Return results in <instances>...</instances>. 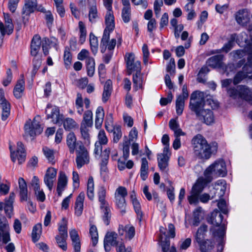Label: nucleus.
<instances>
[{
    "label": "nucleus",
    "instance_id": "6e6d98bb",
    "mask_svg": "<svg viewBox=\"0 0 252 252\" xmlns=\"http://www.w3.org/2000/svg\"><path fill=\"white\" fill-rule=\"evenodd\" d=\"M159 243L163 252H168L170 245L168 238L163 239V236H162L159 238Z\"/></svg>",
    "mask_w": 252,
    "mask_h": 252
},
{
    "label": "nucleus",
    "instance_id": "412c9836",
    "mask_svg": "<svg viewBox=\"0 0 252 252\" xmlns=\"http://www.w3.org/2000/svg\"><path fill=\"white\" fill-rule=\"evenodd\" d=\"M57 169L54 167H49L47 169L44 176V183L48 189L51 190L56 180Z\"/></svg>",
    "mask_w": 252,
    "mask_h": 252
},
{
    "label": "nucleus",
    "instance_id": "13d9d810",
    "mask_svg": "<svg viewBox=\"0 0 252 252\" xmlns=\"http://www.w3.org/2000/svg\"><path fill=\"white\" fill-rule=\"evenodd\" d=\"M90 235L91 237L93 246H95L98 242V233L96 227L92 225L90 228Z\"/></svg>",
    "mask_w": 252,
    "mask_h": 252
},
{
    "label": "nucleus",
    "instance_id": "aec40b11",
    "mask_svg": "<svg viewBox=\"0 0 252 252\" xmlns=\"http://www.w3.org/2000/svg\"><path fill=\"white\" fill-rule=\"evenodd\" d=\"M226 189V183L224 180H218L214 185L212 189L210 190L212 198L218 196L222 197L225 194Z\"/></svg>",
    "mask_w": 252,
    "mask_h": 252
},
{
    "label": "nucleus",
    "instance_id": "7c9ffc66",
    "mask_svg": "<svg viewBox=\"0 0 252 252\" xmlns=\"http://www.w3.org/2000/svg\"><path fill=\"white\" fill-rule=\"evenodd\" d=\"M223 56L221 55L213 56L208 59L207 64L213 68H221L223 66L222 60Z\"/></svg>",
    "mask_w": 252,
    "mask_h": 252
},
{
    "label": "nucleus",
    "instance_id": "9b49d317",
    "mask_svg": "<svg viewBox=\"0 0 252 252\" xmlns=\"http://www.w3.org/2000/svg\"><path fill=\"white\" fill-rule=\"evenodd\" d=\"M39 117L34 118L32 121L29 120L25 125V132L26 135L34 137L40 134L43 131L39 122Z\"/></svg>",
    "mask_w": 252,
    "mask_h": 252
},
{
    "label": "nucleus",
    "instance_id": "864d4df0",
    "mask_svg": "<svg viewBox=\"0 0 252 252\" xmlns=\"http://www.w3.org/2000/svg\"><path fill=\"white\" fill-rule=\"evenodd\" d=\"M143 62V63L147 65L149 63H152V62L150 60V52L147 44H143L142 48Z\"/></svg>",
    "mask_w": 252,
    "mask_h": 252
},
{
    "label": "nucleus",
    "instance_id": "c756f323",
    "mask_svg": "<svg viewBox=\"0 0 252 252\" xmlns=\"http://www.w3.org/2000/svg\"><path fill=\"white\" fill-rule=\"evenodd\" d=\"M36 0H25V4L23 8V14L29 15L33 13L37 8Z\"/></svg>",
    "mask_w": 252,
    "mask_h": 252
},
{
    "label": "nucleus",
    "instance_id": "774afa93",
    "mask_svg": "<svg viewBox=\"0 0 252 252\" xmlns=\"http://www.w3.org/2000/svg\"><path fill=\"white\" fill-rule=\"evenodd\" d=\"M113 129V140L115 142H117L122 136L121 127L119 126H116Z\"/></svg>",
    "mask_w": 252,
    "mask_h": 252
},
{
    "label": "nucleus",
    "instance_id": "a18cd8bd",
    "mask_svg": "<svg viewBox=\"0 0 252 252\" xmlns=\"http://www.w3.org/2000/svg\"><path fill=\"white\" fill-rule=\"evenodd\" d=\"M42 151L48 162L52 164H55L56 160L54 151L47 147H44L42 148Z\"/></svg>",
    "mask_w": 252,
    "mask_h": 252
},
{
    "label": "nucleus",
    "instance_id": "603ef678",
    "mask_svg": "<svg viewBox=\"0 0 252 252\" xmlns=\"http://www.w3.org/2000/svg\"><path fill=\"white\" fill-rule=\"evenodd\" d=\"M185 100L184 97L178 96L176 102V110L178 115H181L183 112L185 106Z\"/></svg>",
    "mask_w": 252,
    "mask_h": 252
},
{
    "label": "nucleus",
    "instance_id": "338daca9",
    "mask_svg": "<svg viewBox=\"0 0 252 252\" xmlns=\"http://www.w3.org/2000/svg\"><path fill=\"white\" fill-rule=\"evenodd\" d=\"M98 142L99 145H106L108 142V139L106 137L105 131L100 130L98 134Z\"/></svg>",
    "mask_w": 252,
    "mask_h": 252
},
{
    "label": "nucleus",
    "instance_id": "e2e57ef3",
    "mask_svg": "<svg viewBox=\"0 0 252 252\" xmlns=\"http://www.w3.org/2000/svg\"><path fill=\"white\" fill-rule=\"evenodd\" d=\"M236 34L231 35L230 40L222 48V50L226 53L229 51L233 47L234 44V41L236 38Z\"/></svg>",
    "mask_w": 252,
    "mask_h": 252
},
{
    "label": "nucleus",
    "instance_id": "473e14b6",
    "mask_svg": "<svg viewBox=\"0 0 252 252\" xmlns=\"http://www.w3.org/2000/svg\"><path fill=\"white\" fill-rule=\"evenodd\" d=\"M88 17L89 21L92 23H95L98 18V14L95 1L89 2V3Z\"/></svg>",
    "mask_w": 252,
    "mask_h": 252
},
{
    "label": "nucleus",
    "instance_id": "ea45409f",
    "mask_svg": "<svg viewBox=\"0 0 252 252\" xmlns=\"http://www.w3.org/2000/svg\"><path fill=\"white\" fill-rule=\"evenodd\" d=\"M112 90V82L110 80H108L105 82L104 86L102 97L103 102L105 103L107 101L111 94Z\"/></svg>",
    "mask_w": 252,
    "mask_h": 252
},
{
    "label": "nucleus",
    "instance_id": "2eb2a0df",
    "mask_svg": "<svg viewBox=\"0 0 252 252\" xmlns=\"http://www.w3.org/2000/svg\"><path fill=\"white\" fill-rule=\"evenodd\" d=\"M127 194V190L125 187H119L115 192V202L118 208L121 210L123 214L125 212L124 209L126 206L125 198Z\"/></svg>",
    "mask_w": 252,
    "mask_h": 252
},
{
    "label": "nucleus",
    "instance_id": "f704fd0d",
    "mask_svg": "<svg viewBox=\"0 0 252 252\" xmlns=\"http://www.w3.org/2000/svg\"><path fill=\"white\" fill-rule=\"evenodd\" d=\"M169 126L170 128L174 132V135H186V133L183 131L180 127V125L177 120V118L171 119L169 122Z\"/></svg>",
    "mask_w": 252,
    "mask_h": 252
},
{
    "label": "nucleus",
    "instance_id": "5fc2aeb1",
    "mask_svg": "<svg viewBox=\"0 0 252 252\" xmlns=\"http://www.w3.org/2000/svg\"><path fill=\"white\" fill-rule=\"evenodd\" d=\"M234 57L236 59H241L246 55H249V58H252V51L245 48L244 50H237L233 52Z\"/></svg>",
    "mask_w": 252,
    "mask_h": 252
},
{
    "label": "nucleus",
    "instance_id": "20e7f679",
    "mask_svg": "<svg viewBox=\"0 0 252 252\" xmlns=\"http://www.w3.org/2000/svg\"><path fill=\"white\" fill-rule=\"evenodd\" d=\"M49 43V40L48 38H45L41 41V38L38 35H35L33 37L31 44V54L34 57L32 61L34 70H37L41 64V60L37 56L41 45H42L44 54L47 55L49 52L48 45H47Z\"/></svg>",
    "mask_w": 252,
    "mask_h": 252
},
{
    "label": "nucleus",
    "instance_id": "680f3d73",
    "mask_svg": "<svg viewBox=\"0 0 252 252\" xmlns=\"http://www.w3.org/2000/svg\"><path fill=\"white\" fill-rule=\"evenodd\" d=\"M109 38L107 40V42L104 44V46L105 47V49L104 50V51H102V48H103V44H102V40L101 41V43H100V50H101V52L102 53H104L105 52L106 48H107L109 50H113L114 48H115V45H116V39H112L111 40H109Z\"/></svg>",
    "mask_w": 252,
    "mask_h": 252
},
{
    "label": "nucleus",
    "instance_id": "f257e3e1",
    "mask_svg": "<svg viewBox=\"0 0 252 252\" xmlns=\"http://www.w3.org/2000/svg\"><path fill=\"white\" fill-rule=\"evenodd\" d=\"M202 93L193 92L190 96L189 108L195 112L198 119L207 125H211L215 121L213 112L208 108H203Z\"/></svg>",
    "mask_w": 252,
    "mask_h": 252
},
{
    "label": "nucleus",
    "instance_id": "b1692460",
    "mask_svg": "<svg viewBox=\"0 0 252 252\" xmlns=\"http://www.w3.org/2000/svg\"><path fill=\"white\" fill-rule=\"evenodd\" d=\"M118 233L120 237H124L126 240H130L135 235V228L131 225H120Z\"/></svg>",
    "mask_w": 252,
    "mask_h": 252
},
{
    "label": "nucleus",
    "instance_id": "de8ad7c7",
    "mask_svg": "<svg viewBox=\"0 0 252 252\" xmlns=\"http://www.w3.org/2000/svg\"><path fill=\"white\" fill-rule=\"evenodd\" d=\"M87 194L90 200H93L94 196V182L92 176H90L87 182Z\"/></svg>",
    "mask_w": 252,
    "mask_h": 252
},
{
    "label": "nucleus",
    "instance_id": "dca6fc26",
    "mask_svg": "<svg viewBox=\"0 0 252 252\" xmlns=\"http://www.w3.org/2000/svg\"><path fill=\"white\" fill-rule=\"evenodd\" d=\"M3 16L4 23L0 21V32L1 34L0 37L1 41L5 35H10L12 33L14 30V25L9 14L3 13Z\"/></svg>",
    "mask_w": 252,
    "mask_h": 252
},
{
    "label": "nucleus",
    "instance_id": "0e129e2a",
    "mask_svg": "<svg viewBox=\"0 0 252 252\" xmlns=\"http://www.w3.org/2000/svg\"><path fill=\"white\" fill-rule=\"evenodd\" d=\"M72 55L69 49H66L64 52L63 61L66 68H68L72 62Z\"/></svg>",
    "mask_w": 252,
    "mask_h": 252
},
{
    "label": "nucleus",
    "instance_id": "f03ea898",
    "mask_svg": "<svg viewBox=\"0 0 252 252\" xmlns=\"http://www.w3.org/2000/svg\"><path fill=\"white\" fill-rule=\"evenodd\" d=\"M66 144L70 153H73L76 150V161L78 168L89 162V157L87 149L81 142H77L76 137L73 132H70L67 135Z\"/></svg>",
    "mask_w": 252,
    "mask_h": 252
},
{
    "label": "nucleus",
    "instance_id": "f3484780",
    "mask_svg": "<svg viewBox=\"0 0 252 252\" xmlns=\"http://www.w3.org/2000/svg\"><path fill=\"white\" fill-rule=\"evenodd\" d=\"M122 242L123 239H120L116 232H107L104 239V249L106 252H108L111 250V246H116L117 247Z\"/></svg>",
    "mask_w": 252,
    "mask_h": 252
},
{
    "label": "nucleus",
    "instance_id": "1a4fd4ad",
    "mask_svg": "<svg viewBox=\"0 0 252 252\" xmlns=\"http://www.w3.org/2000/svg\"><path fill=\"white\" fill-rule=\"evenodd\" d=\"M206 178H199L192 188L190 195L188 199L190 204L198 203V197L200 193L203 191L205 185L209 183Z\"/></svg>",
    "mask_w": 252,
    "mask_h": 252
},
{
    "label": "nucleus",
    "instance_id": "2f4dec72",
    "mask_svg": "<svg viewBox=\"0 0 252 252\" xmlns=\"http://www.w3.org/2000/svg\"><path fill=\"white\" fill-rule=\"evenodd\" d=\"M235 19L238 24L245 26L250 20L249 14L246 10H241L235 14Z\"/></svg>",
    "mask_w": 252,
    "mask_h": 252
},
{
    "label": "nucleus",
    "instance_id": "58836bf2",
    "mask_svg": "<svg viewBox=\"0 0 252 252\" xmlns=\"http://www.w3.org/2000/svg\"><path fill=\"white\" fill-rule=\"evenodd\" d=\"M204 212L201 207L197 208L195 209L193 214L192 225L194 226H198L201 221L204 219Z\"/></svg>",
    "mask_w": 252,
    "mask_h": 252
},
{
    "label": "nucleus",
    "instance_id": "6ab92c4d",
    "mask_svg": "<svg viewBox=\"0 0 252 252\" xmlns=\"http://www.w3.org/2000/svg\"><path fill=\"white\" fill-rule=\"evenodd\" d=\"M45 112L47 114V118L51 119L54 124H58L62 122L63 116L60 114V110L58 107L48 104L47 105Z\"/></svg>",
    "mask_w": 252,
    "mask_h": 252
},
{
    "label": "nucleus",
    "instance_id": "bf43d9fd",
    "mask_svg": "<svg viewBox=\"0 0 252 252\" xmlns=\"http://www.w3.org/2000/svg\"><path fill=\"white\" fill-rule=\"evenodd\" d=\"M122 18L125 23H128L131 20V8H123L122 10Z\"/></svg>",
    "mask_w": 252,
    "mask_h": 252
},
{
    "label": "nucleus",
    "instance_id": "8fccbe9b",
    "mask_svg": "<svg viewBox=\"0 0 252 252\" xmlns=\"http://www.w3.org/2000/svg\"><path fill=\"white\" fill-rule=\"evenodd\" d=\"M59 234L58 235L64 236L67 237V221L64 218L62 219V221L59 224Z\"/></svg>",
    "mask_w": 252,
    "mask_h": 252
},
{
    "label": "nucleus",
    "instance_id": "cd10ccee",
    "mask_svg": "<svg viewBox=\"0 0 252 252\" xmlns=\"http://www.w3.org/2000/svg\"><path fill=\"white\" fill-rule=\"evenodd\" d=\"M67 184V177L65 173L60 171L58 176L57 191L59 195H61Z\"/></svg>",
    "mask_w": 252,
    "mask_h": 252
},
{
    "label": "nucleus",
    "instance_id": "79ce46f5",
    "mask_svg": "<svg viewBox=\"0 0 252 252\" xmlns=\"http://www.w3.org/2000/svg\"><path fill=\"white\" fill-rule=\"evenodd\" d=\"M130 200L135 212L138 216H141L142 213L141 209V204L139 201L137 199L136 196V193L134 191L132 192L130 194Z\"/></svg>",
    "mask_w": 252,
    "mask_h": 252
},
{
    "label": "nucleus",
    "instance_id": "393cba45",
    "mask_svg": "<svg viewBox=\"0 0 252 252\" xmlns=\"http://www.w3.org/2000/svg\"><path fill=\"white\" fill-rule=\"evenodd\" d=\"M19 194L21 202L26 201L28 199V188L25 180L22 177L18 179Z\"/></svg>",
    "mask_w": 252,
    "mask_h": 252
},
{
    "label": "nucleus",
    "instance_id": "a878e982",
    "mask_svg": "<svg viewBox=\"0 0 252 252\" xmlns=\"http://www.w3.org/2000/svg\"><path fill=\"white\" fill-rule=\"evenodd\" d=\"M69 236L72 241L75 252H80L81 249V242L79 234L75 229L69 231Z\"/></svg>",
    "mask_w": 252,
    "mask_h": 252
},
{
    "label": "nucleus",
    "instance_id": "6e6552de",
    "mask_svg": "<svg viewBox=\"0 0 252 252\" xmlns=\"http://www.w3.org/2000/svg\"><path fill=\"white\" fill-rule=\"evenodd\" d=\"M227 93L233 98H242L252 104V91L246 86L239 85L236 88H229Z\"/></svg>",
    "mask_w": 252,
    "mask_h": 252
},
{
    "label": "nucleus",
    "instance_id": "a211bd4d",
    "mask_svg": "<svg viewBox=\"0 0 252 252\" xmlns=\"http://www.w3.org/2000/svg\"><path fill=\"white\" fill-rule=\"evenodd\" d=\"M247 78L252 79V62L245 64L243 66L242 70L239 71L235 75L233 79V83L234 85H237Z\"/></svg>",
    "mask_w": 252,
    "mask_h": 252
},
{
    "label": "nucleus",
    "instance_id": "bb28decb",
    "mask_svg": "<svg viewBox=\"0 0 252 252\" xmlns=\"http://www.w3.org/2000/svg\"><path fill=\"white\" fill-rule=\"evenodd\" d=\"M194 92L202 93L204 96L202 98V107L207 108V106H210L212 109H216L218 107L219 103L218 101L214 100L211 95H209L203 92L195 91Z\"/></svg>",
    "mask_w": 252,
    "mask_h": 252
},
{
    "label": "nucleus",
    "instance_id": "423d86ee",
    "mask_svg": "<svg viewBox=\"0 0 252 252\" xmlns=\"http://www.w3.org/2000/svg\"><path fill=\"white\" fill-rule=\"evenodd\" d=\"M207 232L208 226L202 224L198 227L194 234L195 240L198 244L201 252H210L214 247L212 241L205 239Z\"/></svg>",
    "mask_w": 252,
    "mask_h": 252
},
{
    "label": "nucleus",
    "instance_id": "9d476101",
    "mask_svg": "<svg viewBox=\"0 0 252 252\" xmlns=\"http://www.w3.org/2000/svg\"><path fill=\"white\" fill-rule=\"evenodd\" d=\"M105 22L106 28L105 29L103 34L102 37V42L103 46L107 42L110 37V33L115 28V20L113 12L112 10L107 11L105 15ZM102 51L105 49V47L103 46Z\"/></svg>",
    "mask_w": 252,
    "mask_h": 252
},
{
    "label": "nucleus",
    "instance_id": "39448f33",
    "mask_svg": "<svg viewBox=\"0 0 252 252\" xmlns=\"http://www.w3.org/2000/svg\"><path fill=\"white\" fill-rule=\"evenodd\" d=\"M227 174L226 164L223 159H218L208 167L204 172V175L208 182L214 178L224 177Z\"/></svg>",
    "mask_w": 252,
    "mask_h": 252
},
{
    "label": "nucleus",
    "instance_id": "69168bd1",
    "mask_svg": "<svg viewBox=\"0 0 252 252\" xmlns=\"http://www.w3.org/2000/svg\"><path fill=\"white\" fill-rule=\"evenodd\" d=\"M76 125V122L72 118H66L63 122V126L67 130L73 128Z\"/></svg>",
    "mask_w": 252,
    "mask_h": 252
},
{
    "label": "nucleus",
    "instance_id": "4c0bfd02",
    "mask_svg": "<svg viewBox=\"0 0 252 252\" xmlns=\"http://www.w3.org/2000/svg\"><path fill=\"white\" fill-rule=\"evenodd\" d=\"M104 117V111L101 106L97 108L95 112V126L97 129L101 127Z\"/></svg>",
    "mask_w": 252,
    "mask_h": 252
},
{
    "label": "nucleus",
    "instance_id": "052dcab7",
    "mask_svg": "<svg viewBox=\"0 0 252 252\" xmlns=\"http://www.w3.org/2000/svg\"><path fill=\"white\" fill-rule=\"evenodd\" d=\"M83 106V100L82 96L80 94H78L75 101V106L77 109V113L80 115H82L84 111Z\"/></svg>",
    "mask_w": 252,
    "mask_h": 252
},
{
    "label": "nucleus",
    "instance_id": "3c124183",
    "mask_svg": "<svg viewBox=\"0 0 252 252\" xmlns=\"http://www.w3.org/2000/svg\"><path fill=\"white\" fill-rule=\"evenodd\" d=\"M42 232V225L41 223H38L34 225L32 231V238L33 242H35L39 239Z\"/></svg>",
    "mask_w": 252,
    "mask_h": 252
},
{
    "label": "nucleus",
    "instance_id": "72a5a7b5",
    "mask_svg": "<svg viewBox=\"0 0 252 252\" xmlns=\"http://www.w3.org/2000/svg\"><path fill=\"white\" fill-rule=\"evenodd\" d=\"M25 80L22 77L18 80L13 89V94L16 98H20L25 90Z\"/></svg>",
    "mask_w": 252,
    "mask_h": 252
},
{
    "label": "nucleus",
    "instance_id": "4be33fe9",
    "mask_svg": "<svg viewBox=\"0 0 252 252\" xmlns=\"http://www.w3.org/2000/svg\"><path fill=\"white\" fill-rule=\"evenodd\" d=\"M15 197V194L14 192H11L8 198L5 199V202H0V211L3 209L4 210L5 213L9 217H11V215L13 212V203Z\"/></svg>",
    "mask_w": 252,
    "mask_h": 252
},
{
    "label": "nucleus",
    "instance_id": "49530a36",
    "mask_svg": "<svg viewBox=\"0 0 252 252\" xmlns=\"http://www.w3.org/2000/svg\"><path fill=\"white\" fill-rule=\"evenodd\" d=\"M86 66L88 75L92 77L93 76L95 70V62L94 58L87 59L85 61Z\"/></svg>",
    "mask_w": 252,
    "mask_h": 252
},
{
    "label": "nucleus",
    "instance_id": "c03bdc74",
    "mask_svg": "<svg viewBox=\"0 0 252 252\" xmlns=\"http://www.w3.org/2000/svg\"><path fill=\"white\" fill-rule=\"evenodd\" d=\"M133 88L137 90L142 88L143 79L141 72L135 73L133 76Z\"/></svg>",
    "mask_w": 252,
    "mask_h": 252
},
{
    "label": "nucleus",
    "instance_id": "c85d7f7f",
    "mask_svg": "<svg viewBox=\"0 0 252 252\" xmlns=\"http://www.w3.org/2000/svg\"><path fill=\"white\" fill-rule=\"evenodd\" d=\"M84 200L85 193L81 192L76 198L75 203V214L77 216H80L83 213Z\"/></svg>",
    "mask_w": 252,
    "mask_h": 252
},
{
    "label": "nucleus",
    "instance_id": "4468645a",
    "mask_svg": "<svg viewBox=\"0 0 252 252\" xmlns=\"http://www.w3.org/2000/svg\"><path fill=\"white\" fill-rule=\"evenodd\" d=\"M11 240L10 227L6 218L0 215V242L6 244Z\"/></svg>",
    "mask_w": 252,
    "mask_h": 252
},
{
    "label": "nucleus",
    "instance_id": "c9c22d12",
    "mask_svg": "<svg viewBox=\"0 0 252 252\" xmlns=\"http://www.w3.org/2000/svg\"><path fill=\"white\" fill-rule=\"evenodd\" d=\"M127 158L121 157L118 160V168L120 171H123L126 168L130 169L133 167L134 165L133 161L131 160L127 161Z\"/></svg>",
    "mask_w": 252,
    "mask_h": 252
},
{
    "label": "nucleus",
    "instance_id": "e433bc0d",
    "mask_svg": "<svg viewBox=\"0 0 252 252\" xmlns=\"http://www.w3.org/2000/svg\"><path fill=\"white\" fill-rule=\"evenodd\" d=\"M93 112L91 110L86 111L83 115L81 126L91 127L93 125Z\"/></svg>",
    "mask_w": 252,
    "mask_h": 252
},
{
    "label": "nucleus",
    "instance_id": "f8f14e48",
    "mask_svg": "<svg viewBox=\"0 0 252 252\" xmlns=\"http://www.w3.org/2000/svg\"><path fill=\"white\" fill-rule=\"evenodd\" d=\"M125 59L128 75H129L133 72H141V62L139 61H136L135 60L134 54L132 53H126Z\"/></svg>",
    "mask_w": 252,
    "mask_h": 252
},
{
    "label": "nucleus",
    "instance_id": "ddd939ff",
    "mask_svg": "<svg viewBox=\"0 0 252 252\" xmlns=\"http://www.w3.org/2000/svg\"><path fill=\"white\" fill-rule=\"evenodd\" d=\"M106 194V190L105 188L103 187H100L99 189L97 195L99 201L100 203V208L104 213V221L107 225L108 224V219L110 218L109 213L110 212V209L105 200Z\"/></svg>",
    "mask_w": 252,
    "mask_h": 252
},
{
    "label": "nucleus",
    "instance_id": "37998d69",
    "mask_svg": "<svg viewBox=\"0 0 252 252\" xmlns=\"http://www.w3.org/2000/svg\"><path fill=\"white\" fill-rule=\"evenodd\" d=\"M79 29V42L82 44L86 40L87 36V29L85 24L82 21H79L78 23Z\"/></svg>",
    "mask_w": 252,
    "mask_h": 252
},
{
    "label": "nucleus",
    "instance_id": "7ed1b4c3",
    "mask_svg": "<svg viewBox=\"0 0 252 252\" xmlns=\"http://www.w3.org/2000/svg\"><path fill=\"white\" fill-rule=\"evenodd\" d=\"M191 144L193 153L198 158L208 159L211 157V146L203 135L197 134L193 136Z\"/></svg>",
    "mask_w": 252,
    "mask_h": 252
},
{
    "label": "nucleus",
    "instance_id": "0eeeda50",
    "mask_svg": "<svg viewBox=\"0 0 252 252\" xmlns=\"http://www.w3.org/2000/svg\"><path fill=\"white\" fill-rule=\"evenodd\" d=\"M211 223L216 226H219L218 230L213 234L215 237H218L220 240V243L218 245V249L223 250L222 239L225 235V222L223 221V216L219 213L218 211H214L212 213Z\"/></svg>",
    "mask_w": 252,
    "mask_h": 252
},
{
    "label": "nucleus",
    "instance_id": "4d7b16f0",
    "mask_svg": "<svg viewBox=\"0 0 252 252\" xmlns=\"http://www.w3.org/2000/svg\"><path fill=\"white\" fill-rule=\"evenodd\" d=\"M67 237L62 235H57L56 240L59 247L63 251L67 250L66 239Z\"/></svg>",
    "mask_w": 252,
    "mask_h": 252
},
{
    "label": "nucleus",
    "instance_id": "09e8293b",
    "mask_svg": "<svg viewBox=\"0 0 252 252\" xmlns=\"http://www.w3.org/2000/svg\"><path fill=\"white\" fill-rule=\"evenodd\" d=\"M90 44L92 52L95 55L97 52L98 43L97 37L92 33L90 34Z\"/></svg>",
    "mask_w": 252,
    "mask_h": 252
},
{
    "label": "nucleus",
    "instance_id": "5701e85b",
    "mask_svg": "<svg viewBox=\"0 0 252 252\" xmlns=\"http://www.w3.org/2000/svg\"><path fill=\"white\" fill-rule=\"evenodd\" d=\"M17 148L16 151H13L11 147L9 148L11 152V158L13 162L18 159L19 163H22L25 160L26 155L25 154V150L22 143L21 142H17Z\"/></svg>",
    "mask_w": 252,
    "mask_h": 252
},
{
    "label": "nucleus",
    "instance_id": "a19ab883",
    "mask_svg": "<svg viewBox=\"0 0 252 252\" xmlns=\"http://www.w3.org/2000/svg\"><path fill=\"white\" fill-rule=\"evenodd\" d=\"M169 158V155H166L165 154H158V165L161 170L164 171L167 167Z\"/></svg>",
    "mask_w": 252,
    "mask_h": 252
}]
</instances>
